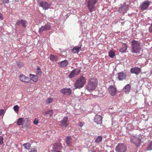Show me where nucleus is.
<instances>
[{"mask_svg": "<svg viewBox=\"0 0 152 152\" xmlns=\"http://www.w3.org/2000/svg\"><path fill=\"white\" fill-rule=\"evenodd\" d=\"M98 85V80L96 78H91L88 81L86 87L87 90L90 92L94 90Z\"/></svg>", "mask_w": 152, "mask_h": 152, "instance_id": "f257e3e1", "label": "nucleus"}, {"mask_svg": "<svg viewBox=\"0 0 152 152\" xmlns=\"http://www.w3.org/2000/svg\"><path fill=\"white\" fill-rule=\"evenodd\" d=\"M131 52L134 53H139L141 49L140 42L133 40L131 42Z\"/></svg>", "mask_w": 152, "mask_h": 152, "instance_id": "f03ea898", "label": "nucleus"}, {"mask_svg": "<svg viewBox=\"0 0 152 152\" xmlns=\"http://www.w3.org/2000/svg\"><path fill=\"white\" fill-rule=\"evenodd\" d=\"M86 82V79L85 77H81L78 78L75 84V88H82L83 87Z\"/></svg>", "mask_w": 152, "mask_h": 152, "instance_id": "7ed1b4c3", "label": "nucleus"}, {"mask_svg": "<svg viewBox=\"0 0 152 152\" xmlns=\"http://www.w3.org/2000/svg\"><path fill=\"white\" fill-rule=\"evenodd\" d=\"M87 6L88 9L90 12L95 11V5L97 3L98 0H87Z\"/></svg>", "mask_w": 152, "mask_h": 152, "instance_id": "20e7f679", "label": "nucleus"}, {"mask_svg": "<svg viewBox=\"0 0 152 152\" xmlns=\"http://www.w3.org/2000/svg\"><path fill=\"white\" fill-rule=\"evenodd\" d=\"M115 150L116 152H125L127 147L123 143H119L116 146Z\"/></svg>", "mask_w": 152, "mask_h": 152, "instance_id": "39448f33", "label": "nucleus"}, {"mask_svg": "<svg viewBox=\"0 0 152 152\" xmlns=\"http://www.w3.org/2000/svg\"><path fill=\"white\" fill-rule=\"evenodd\" d=\"M52 151L53 152H56V151H59V150H61L63 148L62 144L60 141L56 142L52 145Z\"/></svg>", "mask_w": 152, "mask_h": 152, "instance_id": "423d86ee", "label": "nucleus"}, {"mask_svg": "<svg viewBox=\"0 0 152 152\" xmlns=\"http://www.w3.org/2000/svg\"><path fill=\"white\" fill-rule=\"evenodd\" d=\"M151 3L150 1L147 0L142 2L140 4V7L142 10H147Z\"/></svg>", "mask_w": 152, "mask_h": 152, "instance_id": "0eeeda50", "label": "nucleus"}, {"mask_svg": "<svg viewBox=\"0 0 152 152\" xmlns=\"http://www.w3.org/2000/svg\"><path fill=\"white\" fill-rule=\"evenodd\" d=\"M108 91L111 96L116 95L117 93V88L113 86H110L108 88Z\"/></svg>", "mask_w": 152, "mask_h": 152, "instance_id": "6e6552de", "label": "nucleus"}, {"mask_svg": "<svg viewBox=\"0 0 152 152\" xmlns=\"http://www.w3.org/2000/svg\"><path fill=\"white\" fill-rule=\"evenodd\" d=\"M132 142L135 144L137 146H138L140 145L141 142V140L138 137L133 136L131 137L130 139Z\"/></svg>", "mask_w": 152, "mask_h": 152, "instance_id": "1a4fd4ad", "label": "nucleus"}, {"mask_svg": "<svg viewBox=\"0 0 152 152\" xmlns=\"http://www.w3.org/2000/svg\"><path fill=\"white\" fill-rule=\"evenodd\" d=\"M51 29V26L50 24H45V25L42 26L39 29V32L40 34L45 30H50Z\"/></svg>", "mask_w": 152, "mask_h": 152, "instance_id": "9d476101", "label": "nucleus"}, {"mask_svg": "<svg viewBox=\"0 0 152 152\" xmlns=\"http://www.w3.org/2000/svg\"><path fill=\"white\" fill-rule=\"evenodd\" d=\"M68 118L67 117H64L62 120L59 122L61 123L60 125L61 126L66 128L68 125Z\"/></svg>", "mask_w": 152, "mask_h": 152, "instance_id": "9b49d317", "label": "nucleus"}, {"mask_svg": "<svg viewBox=\"0 0 152 152\" xmlns=\"http://www.w3.org/2000/svg\"><path fill=\"white\" fill-rule=\"evenodd\" d=\"M19 78L21 82L24 83H29L30 78L28 77H26L24 75L21 74L19 76Z\"/></svg>", "mask_w": 152, "mask_h": 152, "instance_id": "f8f14e48", "label": "nucleus"}, {"mask_svg": "<svg viewBox=\"0 0 152 152\" xmlns=\"http://www.w3.org/2000/svg\"><path fill=\"white\" fill-rule=\"evenodd\" d=\"M60 91L64 95H70L72 94V91L70 88H64L61 89Z\"/></svg>", "mask_w": 152, "mask_h": 152, "instance_id": "ddd939ff", "label": "nucleus"}, {"mask_svg": "<svg viewBox=\"0 0 152 152\" xmlns=\"http://www.w3.org/2000/svg\"><path fill=\"white\" fill-rule=\"evenodd\" d=\"M130 71L131 73L135 74L136 75H138L140 73L141 71V69L138 67H135L131 68Z\"/></svg>", "mask_w": 152, "mask_h": 152, "instance_id": "4468645a", "label": "nucleus"}, {"mask_svg": "<svg viewBox=\"0 0 152 152\" xmlns=\"http://www.w3.org/2000/svg\"><path fill=\"white\" fill-rule=\"evenodd\" d=\"M94 121L97 124H101L102 121V117L101 115H96L94 117Z\"/></svg>", "mask_w": 152, "mask_h": 152, "instance_id": "2eb2a0df", "label": "nucleus"}, {"mask_svg": "<svg viewBox=\"0 0 152 152\" xmlns=\"http://www.w3.org/2000/svg\"><path fill=\"white\" fill-rule=\"evenodd\" d=\"M39 6L42 7L44 10H46L49 8L50 5L46 2H42L40 3Z\"/></svg>", "mask_w": 152, "mask_h": 152, "instance_id": "dca6fc26", "label": "nucleus"}, {"mask_svg": "<svg viewBox=\"0 0 152 152\" xmlns=\"http://www.w3.org/2000/svg\"><path fill=\"white\" fill-rule=\"evenodd\" d=\"M129 9V5H126V3H124L122 5L121 7L119 8V10L124 12H127Z\"/></svg>", "mask_w": 152, "mask_h": 152, "instance_id": "f3484780", "label": "nucleus"}, {"mask_svg": "<svg viewBox=\"0 0 152 152\" xmlns=\"http://www.w3.org/2000/svg\"><path fill=\"white\" fill-rule=\"evenodd\" d=\"M118 78L119 80H123L125 79L126 75L123 72H120L118 74Z\"/></svg>", "mask_w": 152, "mask_h": 152, "instance_id": "a211bd4d", "label": "nucleus"}, {"mask_svg": "<svg viewBox=\"0 0 152 152\" xmlns=\"http://www.w3.org/2000/svg\"><path fill=\"white\" fill-rule=\"evenodd\" d=\"M27 22H26V20H23V19H21L20 20H18L16 24L18 25L21 24L24 28H26L27 26Z\"/></svg>", "mask_w": 152, "mask_h": 152, "instance_id": "6ab92c4d", "label": "nucleus"}, {"mask_svg": "<svg viewBox=\"0 0 152 152\" xmlns=\"http://www.w3.org/2000/svg\"><path fill=\"white\" fill-rule=\"evenodd\" d=\"M58 65L61 67H65L67 66L68 64V62L67 60H64L58 63Z\"/></svg>", "mask_w": 152, "mask_h": 152, "instance_id": "aec40b11", "label": "nucleus"}, {"mask_svg": "<svg viewBox=\"0 0 152 152\" xmlns=\"http://www.w3.org/2000/svg\"><path fill=\"white\" fill-rule=\"evenodd\" d=\"M79 72H77L75 70H73L72 71L71 73L69 75V77L70 78H73V77H75L78 75Z\"/></svg>", "mask_w": 152, "mask_h": 152, "instance_id": "412c9836", "label": "nucleus"}, {"mask_svg": "<svg viewBox=\"0 0 152 152\" xmlns=\"http://www.w3.org/2000/svg\"><path fill=\"white\" fill-rule=\"evenodd\" d=\"M131 88V86L130 84H127L124 88L125 93H129Z\"/></svg>", "mask_w": 152, "mask_h": 152, "instance_id": "4be33fe9", "label": "nucleus"}, {"mask_svg": "<svg viewBox=\"0 0 152 152\" xmlns=\"http://www.w3.org/2000/svg\"><path fill=\"white\" fill-rule=\"evenodd\" d=\"M81 50V47H73V49L72 50V51L74 53H78Z\"/></svg>", "mask_w": 152, "mask_h": 152, "instance_id": "5701e85b", "label": "nucleus"}, {"mask_svg": "<svg viewBox=\"0 0 152 152\" xmlns=\"http://www.w3.org/2000/svg\"><path fill=\"white\" fill-rule=\"evenodd\" d=\"M127 48V46L126 44H124L121 48L119 49V52H124L126 50Z\"/></svg>", "mask_w": 152, "mask_h": 152, "instance_id": "b1692460", "label": "nucleus"}, {"mask_svg": "<svg viewBox=\"0 0 152 152\" xmlns=\"http://www.w3.org/2000/svg\"><path fill=\"white\" fill-rule=\"evenodd\" d=\"M53 110L50 109L48 111H46L45 112V115H49V117H51L53 116Z\"/></svg>", "mask_w": 152, "mask_h": 152, "instance_id": "393cba45", "label": "nucleus"}, {"mask_svg": "<svg viewBox=\"0 0 152 152\" xmlns=\"http://www.w3.org/2000/svg\"><path fill=\"white\" fill-rule=\"evenodd\" d=\"M50 60L54 61H57L58 60V57L57 56L51 54L50 56Z\"/></svg>", "mask_w": 152, "mask_h": 152, "instance_id": "a878e982", "label": "nucleus"}, {"mask_svg": "<svg viewBox=\"0 0 152 152\" xmlns=\"http://www.w3.org/2000/svg\"><path fill=\"white\" fill-rule=\"evenodd\" d=\"M72 139L70 136H68L67 137L66 141L68 146H70L72 143Z\"/></svg>", "mask_w": 152, "mask_h": 152, "instance_id": "bb28decb", "label": "nucleus"}, {"mask_svg": "<svg viewBox=\"0 0 152 152\" xmlns=\"http://www.w3.org/2000/svg\"><path fill=\"white\" fill-rule=\"evenodd\" d=\"M30 76L31 78V79L34 82H37V81L38 78L37 76L34 75H30Z\"/></svg>", "mask_w": 152, "mask_h": 152, "instance_id": "cd10ccee", "label": "nucleus"}, {"mask_svg": "<svg viewBox=\"0 0 152 152\" xmlns=\"http://www.w3.org/2000/svg\"><path fill=\"white\" fill-rule=\"evenodd\" d=\"M23 118H19L18 119L17 124L18 125H21L23 124Z\"/></svg>", "mask_w": 152, "mask_h": 152, "instance_id": "c85d7f7f", "label": "nucleus"}, {"mask_svg": "<svg viewBox=\"0 0 152 152\" xmlns=\"http://www.w3.org/2000/svg\"><path fill=\"white\" fill-rule=\"evenodd\" d=\"M102 140V137L101 135H99L98 136L97 138L95 140V142L96 143H99L101 142Z\"/></svg>", "mask_w": 152, "mask_h": 152, "instance_id": "c756f323", "label": "nucleus"}, {"mask_svg": "<svg viewBox=\"0 0 152 152\" xmlns=\"http://www.w3.org/2000/svg\"><path fill=\"white\" fill-rule=\"evenodd\" d=\"M108 55L111 58H113L115 56V54L113 51L111 50L108 52Z\"/></svg>", "mask_w": 152, "mask_h": 152, "instance_id": "7c9ffc66", "label": "nucleus"}, {"mask_svg": "<svg viewBox=\"0 0 152 152\" xmlns=\"http://www.w3.org/2000/svg\"><path fill=\"white\" fill-rule=\"evenodd\" d=\"M23 146L27 150H29L31 147V145L30 143H26L23 144Z\"/></svg>", "mask_w": 152, "mask_h": 152, "instance_id": "2f4dec72", "label": "nucleus"}, {"mask_svg": "<svg viewBox=\"0 0 152 152\" xmlns=\"http://www.w3.org/2000/svg\"><path fill=\"white\" fill-rule=\"evenodd\" d=\"M147 151H151L152 150V140L148 145L147 148Z\"/></svg>", "mask_w": 152, "mask_h": 152, "instance_id": "473e14b6", "label": "nucleus"}, {"mask_svg": "<svg viewBox=\"0 0 152 152\" xmlns=\"http://www.w3.org/2000/svg\"><path fill=\"white\" fill-rule=\"evenodd\" d=\"M53 98H48L46 100V102L47 104H50V103H51L53 102Z\"/></svg>", "mask_w": 152, "mask_h": 152, "instance_id": "72a5a7b5", "label": "nucleus"}, {"mask_svg": "<svg viewBox=\"0 0 152 152\" xmlns=\"http://www.w3.org/2000/svg\"><path fill=\"white\" fill-rule=\"evenodd\" d=\"M19 109V107L18 105H16L13 107V109L17 113H18Z\"/></svg>", "mask_w": 152, "mask_h": 152, "instance_id": "f704fd0d", "label": "nucleus"}, {"mask_svg": "<svg viewBox=\"0 0 152 152\" xmlns=\"http://www.w3.org/2000/svg\"><path fill=\"white\" fill-rule=\"evenodd\" d=\"M39 122V120L37 118H36L33 121V123L34 124L37 125L38 124Z\"/></svg>", "mask_w": 152, "mask_h": 152, "instance_id": "c9c22d12", "label": "nucleus"}, {"mask_svg": "<svg viewBox=\"0 0 152 152\" xmlns=\"http://www.w3.org/2000/svg\"><path fill=\"white\" fill-rule=\"evenodd\" d=\"M37 75H41L42 72H41V70L39 67L37 68Z\"/></svg>", "mask_w": 152, "mask_h": 152, "instance_id": "e433bc0d", "label": "nucleus"}, {"mask_svg": "<svg viewBox=\"0 0 152 152\" xmlns=\"http://www.w3.org/2000/svg\"><path fill=\"white\" fill-rule=\"evenodd\" d=\"M17 64L18 65V66L19 68H21V67L23 66V63L19 62L17 63Z\"/></svg>", "mask_w": 152, "mask_h": 152, "instance_id": "4c0bfd02", "label": "nucleus"}, {"mask_svg": "<svg viewBox=\"0 0 152 152\" xmlns=\"http://www.w3.org/2000/svg\"><path fill=\"white\" fill-rule=\"evenodd\" d=\"M85 123L84 122H80L79 123L78 126L80 127H82L84 125Z\"/></svg>", "mask_w": 152, "mask_h": 152, "instance_id": "58836bf2", "label": "nucleus"}, {"mask_svg": "<svg viewBox=\"0 0 152 152\" xmlns=\"http://www.w3.org/2000/svg\"><path fill=\"white\" fill-rule=\"evenodd\" d=\"M29 152H38V151L36 148H32Z\"/></svg>", "mask_w": 152, "mask_h": 152, "instance_id": "ea45409f", "label": "nucleus"}, {"mask_svg": "<svg viewBox=\"0 0 152 152\" xmlns=\"http://www.w3.org/2000/svg\"><path fill=\"white\" fill-rule=\"evenodd\" d=\"M148 30L150 32H152V23L149 28Z\"/></svg>", "mask_w": 152, "mask_h": 152, "instance_id": "a19ab883", "label": "nucleus"}, {"mask_svg": "<svg viewBox=\"0 0 152 152\" xmlns=\"http://www.w3.org/2000/svg\"><path fill=\"white\" fill-rule=\"evenodd\" d=\"M3 138L1 136L0 137V145H2L3 143Z\"/></svg>", "mask_w": 152, "mask_h": 152, "instance_id": "79ce46f5", "label": "nucleus"}, {"mask_svg": "<svg viewBox=\"0 0 152 152\" xmlns=\"http://www.w3.org/2000/svg\"><path fill=\"white\" fill-rule=\"evenodd\" d=\"M4 112V111L3 110H0V116L2 115Z\"/></svg>", "mask_w": 152, "mask_h": 152, "instance_id": "37998d69", "label": "nucleus"}, {"mask_svg": "<svg viewBox=\"0 0 152 152\" xmlns=\"http://www.w3.org/2000/svg\"><path fill=\"white\" fill-rule=\"evenodd\" d=\"M3 17L2 14L0 12V21L3 20Z\"/></svg>", "mask_w": 152, "mask_h": 152, "instance_id": "c03bdc74", "label": "nucleus"}, {"mask_svg": "<svg viewBox=\"0 0 152 152\" xmlns=\"http://www.w3.org/2000/svg\"><path fill=\"white\" fill-rule=\"evenodd\" d=\"M4 3H8L9 1V0H2Z\"/></svg>", "mask_w": 152, "mask_h": 152, "instance_id": "a18cd8bd", "label": "nucleus"}, {"mask_svg": "<svg viewBox=\"0 0 152 152\" xmlns=\"http://www.w3.org/2000/svg\"><path fill=\"white\" fill-rule=\"evenodd\" d=\"M61 152V150H59V151H56V152Z\"/></svg>", "mask_w": 152, "mask_h": 152, "instance_id": "49530a36", "label": "nucleus"}, {"mask_svg": "<svg viewBox=\"0 0 152 152\" xmlns=\"http://www.w3.org/2000/svg\"><path fill=\"white\" fill-rule=\"evenodd\" d=\"M26 119L27 121L29 120V119H28V118H26Z\"/></svg>", "mask_w": 152, "mask_h": 152, "instance_id": "de8ad7c7", "label": "nucleus"}, {"mask_svg": "<svg viewBox=\"0 0 152 152\" xmlns=\"http://www.w3.org/2000/svg\"><path fill=\"white\" fill-rule=\"evenodd\" d=\"M15 1H18L19 0H15Z\"/></svg>", "mask_w": 152, "mask_h": 152, "instance_id": "09e8293b", "label": "nucleus"}, {"mask_svg": "<svg viewBox=\"0 0 152 152\" xmlns=\"http://www.w3.org/2000/svg\"><path fill=\"white\" fill-rule=\"evenodd\" d=\"M1 130H0V134H1Z\"/></svg>", "mask_w": 152, "mask_h": 152, "instance_id": "8fccbe9b", "label": "nucleus"}]
</instances>
